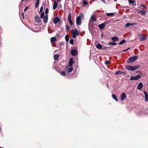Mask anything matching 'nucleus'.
I'll use <instances>...</instances> for the list:
<instances>
[{"label": "nucleus", "mask_w": 148, "mask_h": 148, "mask_svg": "<svg viewBox=\"0 0 148 148\" xmlns=\"http://www.w3.org/2000/svg\"><path fill=\"white\" fill-rule=\"evenodd\" d=\"M84 16L83 14L81 13L79 15L77 16L76 19V23L78 25H80L82 24L81 19L84 18Z\"/></svg>", "instance_id": "f257e3e1"}, {"label": "nucleus", "mask_w": 148, "mask_h": 148, "mask_svg": "<svg viewBox=\"0 0 148 148\" xmlns=\"http://www.w3.org/2000/svg\"><path fill=\"white\" fill-rule=\"evenodd\" d=\"M140 67L139 65H136L134 66H130L127 65L126 66V68L128 70L134 71Z\"/></svg>", "instance_id": "f03ea898"}, {"label": "nucleus", "mask_w": 148, "mask_h": 148, "mask_svg": "<svg viewBox=\"0 0 148 148\" xmlns=\"http://www.w3.org/2000/svg\"><path fill=\"white\" fill-rule=\"evenodd\" d=\"M138 58V56L136 55L130 57L128 59L127 62L129 63H131L136 60Z\"/></svg>", "instance_id": "7ed1b4c3"}, {"label": "nucleus", "mask_w": 148, "mask_h": 148, "mask_svg": "<svg viewBox=\"0 0 148 148\" xmlns=\"http://www.w3.org/2000/svg\"><path fill=\"white\" fill-rule=\"evenodd\" d=\"M73 37V38H76V35L78 36L79 35V32L77 30H76L75 31L73 29L72 30Z\"/></svg>", "instance_id": "20e7f679"}, {"label": "nucleus", "mask_w": 148, "mask_h": 148, "mask_svg": "<svg viewBox=\"0 0 148 148\" xmlns=\"http://www.w3.org/2000/svg\"><path fill=\"white\" fill-rule=\"evenodd\" d=\"M140 77L141 76L140 75H138L136 76L135 77H131L130 78V79L131 80H137L138 79L140 78Z\"/></svg>", "instance_id": "39448f33"}, {"label": "nucleus", "mask_w": 148, "mask_h": 148, "mask_svg": "<svg viewBox=\"0 0 148 148\" xmlns=\"http://www.w3.org/2000/svg\"><path fill=\"white\" fill-rule=\"evenodd\" d=\"M77 53V50L76 49H74L71 50V53L72 56H76Z\"/></svg>", "instance_id": "423d86ee"}, {"label": "nucleus", "mask_w": 148, "mask_h": 148, "mask_svg": "<svg viewBox=\"0 0 148 148\" xmlns=\"http://www.w3.org/2000/svg\"><path fill=\"white\" fill-rule=\"evenodd\" d=\"M53 21L54 23L56 24L58 22H60L61 21V20L59 17H56L54 18Z\"/></svg>", "instance_id": "0eeeda50"}, {"label": "nucleus", "mask_w": 148, "mask_h": 148, "mask_svg": "<svg viewBox=\"0 0 148 148\" xmlns=\"http://www.w3.org/2000/svg\"><path fill=\"white\" fill-rule=\"evenodd\" d=\"M140 41H143L145 40L147 38V36L146 35H140L139 36Z\"/></svg>", "instance_id": "6e6552de"}, {"label": "nucleus", "mask_w": 148, "mask_h": 148, "mask_svg": "<svg viewBox=\"0 0 148 148\" xmlns=\"http://www.w3.org/2000/svg\"><path fill=\"white\" fill-rule=\"evenodd\" d=\"M68 20L69 21L70 24L71 25H73V22L71 20V15L70 14L68 16Z\"/></svg>", "instance_id": "1a4fd4ad"}, {"label": "nucleus", "mask_w": 148, "mask_h": 148, "mask_svg": "<svg viewBox=\"0 0 148 148\" xmlns=\"http://www.w3.org/2000/svg\"><path fill=\"white\" fill-rule=\"evenodd\" d=\"M126 97V95L125 93H122L120 96L121 100L122 101H123L124 99Z\"/></svg>", "instance_id": "9d476101"}, {"label": "nucleus", "mask_w": 148, "mask_h": 148, "mask_svg": "<svg viewBox=\"0 0 148 148\" xmlns=\"http://www.w3.org/2000/svg\"><path fill=\"white\" fill-rule=\"evenodd\" d=\"M143 86V84L142 82H140L138 84L137 89L139 90H141Z\"/></svg>", "instance_id": "9b49d317"}, {"label": "nucleus", "mask_w": 148, "mask_h": 148, "mask_svg": "<svg viewBox=\"0 0 148 148\" xmlns=\"http://www.w3.org/2000/svg\"><path fill=\"white\" fill-rule=\"evenodd\" d=\"M35 19L36 21L38 23H41V21L40 18L38 16H36L35 17Z\"/></svg>", "instance_id": "f8f14e48"}, {"label": "nucleus", "mask_w": 148, "mask_h": 148, "mask_svg": "<svg viewBox=\"0 0 148 148\" xmlns=\"http://www.w3.org/2000/svg\"><path fill=\"white\" fill-rule=\"evenodd\" d=\"M48 16L46 15L43 17V21L44 23H47L48 21Z\"/></svg>", "instance_id": "ddd939ff"}, {"label": "nucleus", "mask_w": 148, "mask_h": 148, "mask_svg": "<svg viewBox=\"0 0 148 148\" xmlns=\"http://www.w3.org/2000/svg\"><path fill=\"white\" fill-rule=\"evenodd\" d=\"M143 93L145 95V101H148V94L145 91H144Z\"/></svg>", "instance_id": "4468645a"}, {"label": "nucleus", "mask_w": 148, "mask_h": 148, "mask_svg": "<svg viewBox=\"0 0 148 148\" xmlns=\"http://www.w3.org/2000/svg\"><path fill=\"white\" fill-rule=\"evenodd\" d=\"M96 21V19L95 18V15H92L90 18V21H92L93 22L94 21Z\"/></svg>", "instance_id": "2eb2a0df"}, {"label": "nucleus", "mask_w": 148, "mask_h": 148, "mask_svg": "<svg viewBox=\"0 0 148 148\" xmlns=\"http://www.w3.org/2000/svg\"><path fill=\"white\" fill-rule=\"evenodd\" d=\"M73 61V58H71L70 59V60L69 61V66H72Z\"/></svg>", "instance_id": "dca6fc26"}, {"label": "nucleus", "mask_w": 148, "mask_h": 148, "mask_svg": "<svg viewBox=\"0 0 148 148\" xmlns=\"http://www.w3.org/2000/svg\"><path fill=\"white\" fill-rule=\"evenodd\" d=\"M125 74V73L124 72H122L121 71H116L115 73V75H117L118 74Z\"/></svg>", "instance_id": "f3484780"}, {"label": "nucleus", "mask_w": 148, "mask_h": 148, "mask_svg": "<svg viewBox=\"0 0 148 148\" xmlns=\"http://www.w3.org/2000/svg\"><path fill=\"white\" fill-rule=\"evenodd\" d=\"M111 39L113 42L116 41L118 40L119 38L116 36H114V37H112L111 38Z\"/></svg>", "instance_id": "a211bd4d"}, {"label": "nucleus", "mask_w": 148, "mask_h": 148, "mask_svg": "<svg viewBox=\"0 0 148 148\" xmlns=\"http://www.w3.org/2000/svg\"><path fill=\"white\" fill-rule=\"evenodd\" d=\"M57 6H58V3L56 2V1H54V3L53 4V9H55L57 7Z\"/></svg>", "instance_id": "6ab92c4d"}, {"label": "nucleus", "mask_w": 148, "mask_h": 148, "mask_svg": "<svg viewBox=\"0 0 148 148\" xmlns=\"http://www.w3.org/2000/svg\"><path fill=\"white\" fill-rule=\"evenodd\" d=\"M105 25H104V24H103V23L100 24L99 25V27L100 29H103L104 28V27H105Z\"/></svg>", "instance_id": "aec40b11"}, {"label": "nucleus", "mask_w": 148, "mask_h": 148, "mask_svg": "<svg viewBox=\"0 0 148 148\" xmlns=\"http://www.w3.org/2000/svg\"><path fill=\"white\" fill-rule=\"evenodd\" d=\"M73 70V68L72 67H71L67 69V70L66 71L68 73H69L71 72Z\"/></svg>", "instance_id": "412c9836"}, {"label": "nucleus", "mask_w": 148, "mask_h": 148, "mask_svg": "<svg viewBox=\"0 0 148 148\" xmlns=\"http://www.w3.org/2000/svg\"><path fill=\"white\" fill-rule=\"evenodd\" d=\"M40 0H36L35 3V7L37 8L38 7L39 4Z\"/></svg>", "instance_id": "4be33fe9"}, {"label": "nucleus", "mask_w": 148, "mask_h": 148, "mask_svg": "<svg viewBox=\"0 0 148 148\" xmlns=\"http://www.w3.org/2000/svg\"><path fill=\"white\" fill-rule=\"evenodd\" d=\"M114 13L113 12L108 13L106 15L107 16H112L114 15Z\"/></svg>", "instance_id": "5701e85b"}, {"label": "nucleus", "mask_w": 148, "mask_h": 148, "mask_svg": "<svg viewBox=\"0 0 148 148\" xmlns=\"http://www.w3.org/2000/svg\"><path fill=\"white\" fill-rule=\"evenodd\" d=\"M96 47L97 48L99 49H101L102 48V46L100 44H97L96 46Z\"/></svg>", "instance_id": "b1692460"}, {"label": "nucleus", "mask_w": 148, "mask_h": 148, "mask_svg": "<svg viewBox=\"0 0 148 148\" xmlns=\"http://www.w3.org/2000/svg\"><path fill=\"white\" fill-rule=\"evenodd\" d=\"M56 40V38L55 37H53L51 38V42L55 41Z\"/></svg>", "instance_id": "393cba45"}, {"label": "nucleus", "mask_w": 148, "mask_h": 148, "mask_svg": "<svg viewBox=\"0 0 148 148\" xmlns=\"http://www.w3.org/2000/svg\"><path fill=\"white\" fill-rule=\"evenodd\" d=\"M112 97L116 101H118L116 96L114 94L112 95Z\"/></svg>", "instance_id": "a878e982"}, {"label": "nucleus", "mask_w": 148, "mask_h": 148, "mask_svg": "<svg viewBox=\"0 0 148 148\" xmlns=\"http://www.w3.org/2000/svg\"><path fill=\"white\" fill-rule=\"evenodd\" d=\"M59 57V55L57 54H56L54 55V58L55 60H58Z\"/></svg>", "instance_id": "bb28decb"}, {"label": "nucleus", "mask_w": 148, "mask_h": 148, "mask_svg": "<svg viewBox=\"0 0 148 148\" xmlns=\"http://www.w3.org/2000/svg\"><path fill=\"white\" fill-rule=\"evenodd\" d=\"M66 32H69V27L68 25H66Z\"/></svg>", "instance_id": "cd10ccee"}, {"label": "nucleus", "mask_w": 148, "mask_h": 148, "mask_svg": "<svg viewBox=\"0 0 148 148\" xmlns=\"http://www.w3.org/2000/svg\"><path fill=\"white\" fill-rule=\"evenodd\" d=\"M140 12L141 14L143 15L145 14H146V11L142 10H140Z\"/></svg>", "instance_id": "c85d7f7f"}, {"label": "nucleus", "mask_w": 148, "mask_h": 148, "mask_svg": "<svg viewBox=\"0 0 148 148\" xmlns=\"http://www.w3.org/2000/svg\"><path fill=\"white\" fill-rule=\"evenodd\" d=\"M65 39L66 42H68L69 41V36L66 35L65 37Z\"/></svg>", "instance_id": "c756f323"}, {"label": "nucleus", "mask_w": 148, "mask_h": 148, "mask_svg": "<svg viewBox=\"0 0 148 148\" xmlns=\"http://www.w3.org/2000/svg\"><path fill=\"white\" fill-rule=\"evenodd\" d=\"M116 42H109L108 43V45L111 44L114 45H116Z\"/></svg>", "instance_id": "7c9ffc66"}, {"label": "nucleus", "mask_w": 148, "mask_h": 148, "mask_svg": "<svg viewBox=\"0 0 148 148\" xmlns=\"http://www.w3.org/2000/svg\"><path fill=\"white\" fill-rule=\"evenodd\" d=\"M126 42V40H123L121 41V42L119 43V45H121L124 43Z\"/></svg>", "instance_id": "2f4dec72"}, {"label": "nucleus", "mask_w": 148, "mask_h": 148, "mask_svg": "<svg viewBox=\"0 0 148 148\" xmlns=\"http://www.w3.org/2000/svg\"><path fill=\"white\" fill-rule=\"evenodd\" d=\"M44 12H41V13L40 14V18H43V17H44Z\"/></svg>", "instance_id": "473e14b6"}, {"label": "nucleus", "mask_w": 148, "mask_h": 148, "mask_svg": "<svg viewBox=\"0 0 148 148\" xmlns=\"http://www.w3.org/2000/svg\"><path fill=\"white\" fill-rule=\"evenodd\" d=\"M83 4L84 5H87L88 4L86 0H84L83 1Z\"/></svg>", "instance_id": "72a5a7b5"}, {"label": "nucleus", "mask_w": 148, "mask_h": 148, "mask_svg": "<svg viewBox=\"0 0 148 148\" xmlns=\"http://www.w3.org/2000/svg\"><path fill=\"white\" fill-rule=\"evenodd\" d=\"M110 61L106 60L105 61V64L106 65H107V64H110Z\"/></svg>", "instance_id": "f704fd0d"}, {"label": "nucleus", "mask_w": 148, "mask_h": 148, "mask_svg": "<svg viewBox=\"0 0 148 148\" xmlns=\"http://www.w3.org/2000/svg\"><path fill=\"white\" fill-rule=\"evenodd\" d=\"M60 74L61 75L64 76L66 75V73L64 71H62L60 73Z\"/></svg>", "instance_id": "c9c22d12"}, {"label": "nucleus", "mask_w": 148, "mask_h": 148, "mask_svg": "<svg viewBox=\"0 0 148 148\" xmlns=\"http://www.w3.org/2000/svg\"><path fill=\"white\" fill-rule=\"evenodd\" d=\"M70 43L71 44H73L74 43V40L73 39H71L70 40Z\"/></svg>", "instance_id": "e433bc0d"}, {"label": "nucleus", "mask_w": 148, "mask_h": 148, "mask_svg": "<svg viewBox=\"0 0 148 148\" xmlns=\"http://www.w3.org/2000/svg\"><path fill=\"white\" fill-rule=\"evenodd\" d=\"M128 1L130 3H131L132 4L134 3V1L132 0H128Z\"/></svg>", "instance_id": "4c0bfd02"}, {"label": "nucleus", "mask_w": 148, "mask_h": 148, "mask_svg": "<svg viewBox=\"0 0 148 148\" xmlns=\"http://www.w3.org/2000/svg\"><path fill=\"white\" fill-rule=\"evenodd\" d=\"M137 25V23H130V25Z\"/></svg>", "instance_id": "58836bf2"}, {"label": "nucleus", "mask_w": 148, "mask_h": 148, "mask_svg": "<svg viewBox=\"0 0 148 148\" xmlns=\"http://www.w3.org/2000/svg\"><path fill=\"white\" fill-rule=\"evenodd\" d=\"M49 12V10L48 8H47L45 10V14H47Z\"/></svg>", "instance_id": "ea45409f"}, {"label": "nucleus", "mask_w": 148, "mask_h": 148, "mask_svg": "<svg viewBox=\"0 0 148 148\" xmlns=\"http://www.w3.org/2000/svg\"><path fill=\"white\" fill-rule=\"evenodd\" d=\"M130 26V23H126L125 25V27H127Z\"/></svg>", "instance_id": "a19ab883"}, {"label": "nucleus", "mask_w": 148, "mask_h": 148, "mask_svg": "<svg viewBox=\"0 0 148 148\" xmlns=\"http://www.w3.org/2000/svg\"><path fill=\"white\" fill-rule=\"evenodd\" d=\"M43 10V7L42 6L40 9V12H42Z\"/></svg>", "instance_id": "79ce46f5"}, {"label": "nucleus", "mask_w": 148, "mask_h": 148, "mask_svg": "<svg viewBox=\"0 0 148 148\" xmlns=\"http://www.w3.org/2000/svg\"><path fill=\"white\" fill-rule=\"evenodd\" d=\"M109 22V21H106L104 23H103L104 24V25H105L106 24Z\"/></svg>", "instance_id": "37998d69"}, {"label": "nucleus", "mask_w": 148, "mask_h": 148, "mask_svg": "<svg viewBox=\"0 0 148 148\" xmlns=\"http://www.w3.org/2000/svg\"><path fill=\"white\" fill-rule=\"evenodd\" d=\"M28 8V6H27L24 9V11L25 12Z\"/></svg>", "instance_id": "c03bdc74"}, {"label": "nucleus", "mask_w": 148, "mask_h": 148, "mask_svg": "<svg viewBox=\"0 0 148 148\" xmlns=\"http://www.w3.org/2000/svg\"><path fill=\"white\" fill-rule=\"evenodd\" d=\"M140 6L142 7H144L146 8V7L144 5L142 4L140 5Z\"/></svg>", "instance_id": "a18cd8bd"}, {"label": "nucleus", "mask_w": 148, "mask_h": 148, "mask_svg": "<svg viewBox=\"0 0 148 148\" xmlns=\"http://www.w3.org/2000/svg\"><path fill=\"white\" fill-rule=\"evenodd\" d=\"M130 49V48H128L127 49H125V50H123L124 51H127L128 50Z\"/></svg>", "instance_id": "49530a36"}, {"label": "nucleus", "mask_w": 148, "mask_h": 148, "mask_svg": "<svg viewBox=\"0 0 148 148\" xmlns=\"http://www.w3.org/2000/svg\"><path fill=\"white\" fill-rule=\"evenodd\" d=\"M105 0H101V1H102L105 4L106 3V2H105V1H104Z\"/></svg>", "instance_id": "de8ad7c7"}, {"label": "nucleus", "mask_w": 148, "mask_h": 148, "mask_svg": "<svg viewBox=\"0 0 148 148\" xmlns=\"http://www.w3.org/2000/svg\"><path fill=\"white\" fill-rule=\"evenodd\" d=\"M61 0H57V1L58 2H60L61 1Z\"/></svg>", "instance_id": "09e8293b"}, {"label": "nucleus", "mask_w": 148, "mask_h": 148, "mask_svg": "<svg viewBox=\"0 0 148 148\" xmlns=\"http://www.w3.org/2000/svg\"><path fill=\"white\" fill-rule=\"evenodd\" d=\"M22 15H23V17H24V13H22Z\"/></svg>", "instance_id": "8fccbe9b"}, {"label": "nucleus", "mask_w": 148, "mask_h": 148, "mask_svg": "<svg viewBox=\"0 0 148 148\" xmlns=\"http://www.w3.org/2000/svg\"><path fill=\"white\" fill-rule=\"evenodd\" d=\"M103 33H102V34H101V37H102H102H103Z\"/></svg>", "instance_id": "3c124183"}, {"label": "nucleus", "mask_w": 148, "mask_h": 148, "mask_svg": "<svg viewBox=\"0 0 148 148\" xmlns=\"http://www.w3.org/2000/svg\"><path fill=\"white\" fill-rule=\"evenodd\" d=\"M114 1L115 2H116L117 1V0H114Z\"/></svg>", "instance_id": "603ef678"}, {"label": "nucleus", "mask_w": 148, "mask_h": 148, "mask_svg": "<svg viewBox=\"0 0 148 148\" xmlns=\"http://www.w3.org/2000/svg\"><path fill=\"white\" fill-rule=\"evenodd\" d=\"M24 1H25V0H22V1H23V2H24Z\"/></svg>", "instance_id": "864d4df0"}, {"label": "nucleus", "mask_w": 148, "mask_h": 148, "mask_svg": "<svg viewBox=\"0 0 148 148\" xmlns=\"http://www.w3.org/2000/svg\"><path fill=\"white\" fill-rule=\"evenodd\" d=\"M59 24H60V25H61V23H59Z\"/></svg>", "instance_id": "5fc2aeb1"}, {"label": "nucleus", "mask_w": 148, "mask_h": 148, "mask_svg": "<svg viewBox=\"0 0 148 148\" xmlns=\"http://www.w3.org/2000/svg\"><path fill=\"white\" fill-rule=\"evenodd\" d=\"M147 85H148V82H147Z\"/></svg>", "instance_id": "6e6d98bb"}, {"label": "nucleus", "mask_w": 148, "mask_h": 148, "mask_svg": "<svg viewBox=\"0 0 148 148\" xmlns=\"http://www.w3.org/2000/svg\"><path fill=\"white\" fill-rule=\"evenodd\" d=\"M57 72H58V71H57Z\"/></svg>", "instance_id": "4d7b16f0"}, {"label": "nucleus", "mask_w": 148, "mask_h": 148, "mask_svg": "<svg viewBox=\"0 0 148 148\" xmlns=\"http://www.w3.org/2000/svg\"><path fill=\"white\" fill-rule=\"evenodd\" d=\"M57 72H58V71H57Z\"/></svg>", "instance_id": "13d9d810"}, {"label": "nucleus", "mask_w": 148, "mask_h": 148, "mask_svg": "<svg viewBox=\"0 0 148 148\" xmlns=\"http://www.w3.org/2000/svg\"><path fill=\"white\" fill-rule=\"evenodd\" d=\"M29 0H26L27 1H29Z\"/></svg>", "instance_id": "bf43d9fd"}]
</instances>
